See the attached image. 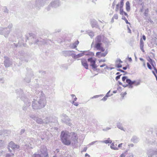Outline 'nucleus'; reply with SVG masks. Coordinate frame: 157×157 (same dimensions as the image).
I'll list each match as a JSON object with an SVG mask.
<instances>
[{
  "label": "nucleus",
  "instance_id": "1",
  "mask_svg": "<svg viewBox=\"0 0 157 157\" xmlns=\"http://www.w3.org/2000/svg\"><path fill=\"white\" fill-rule=\"evenodd\" d=\"M60 138L62 142L65 145L68 146L71 144L74 147L78 145V135L74 132L70 133L66 131H63L61 132Z\"/></svg>",
  "mask_w": 157,
  "mask_h": 157
},
{
  "label": "nucleus",
  "instance_id": "2",
  "mask_svg": "<svg viewBox=\"0 0 157 157\" xmlns=\"http://www.w3.org/2000/svg\"><path fill=\"white\" fill-rule=\"evenodd\" d=\"M38 96H40L39 100L33 99L32 104V107L33 109H38L44 107L46 105V100H45L44 94L42 92H39Z\"/></svg>",
  "mask_w": 157,
  "mask_h": 157
},
{
  "label": "nucleus",
  "instance_id": "3",
  "mask_svg": "<svg viewBox=\"0 0 157 157\" xmlns=\"http://www.w3.org/2000/svg\"><path fill=\"white\" fill-rule=\"evenodd\" d=\"M17 94L19 95V97L25 102V105L23 107V109L24 110L27 109V108L31 105V103L29 102L28 101V99H27L24 94H23V90L20 89L17 91Z\"/></svg>",
  "mask_w": 157,
  "mask_h": 157
},
{
  "label": "nucleus",
  "instance_id": "4",
  "mask_svg": "<svg viewBox=\"0 0 157 157\" xmlns=\"http://www.w3.org/2000/svg\"><path fill=\"white\" fill-rule=\"evenodd\" d=\"M25 36L26 38L25 41H26L27 40H29L30 45L33 44H38L39 42L40 41L36 36L33 33H27L25 35Z\"/></svg>",
  "mask_w": 157,
  "mask_h": 157
},
{
  "label": "nucleus",
  "instance_id": "5",
  "mask_svg": "<svg viewBox=\"0 0 157 157\" xmlns=\"http://www.w3.org/2000/svg\"><path fill=\"white\" fill-rule=\"evenodd\" d=\"M102 36L100 35L97 36L95 38V42L94 48H95L98 50L100 51L101 52H104L105 50L102 46Z\"/></svg>",
  "mask_w": 157,
  "mask_h": 157
},
{
  "label": "nucleus",
  "instance_id": "6",
  "mask_svg": "<svg viewBox=\"0 0 157 157\" xmlns=\"http://www.w3.org/2000/svg\"><path fill=\"white\" fill-rule=\"evenodd\" d=\"M50 0H36L34 4H33L32 7L33 8L39 10L42 7L44 6L45 4L49 2Z\"/></svg>",
  "mask_w": 157,
  "mask_h": 157
},
{
  "label": "nucleus",
  "instance_id": "7",
  "mask_svg": "<svg viewBox=\"0 0 157 157\" xmlns=\"http://www.w3.org/2000/svg\"><path fill=\"white\" fill-rule=\"evenodd\" d=\"M18 56V58L22 61L27 62L29 61V57L26 54H25L23 51L19 52Z\"/></svg>",
  "mask_w": 157,
  "mask_h": 157
},
{
  "label": "nucleus",
  "instance_id": "8",
  "mask_svg": "<svg viewBox=\"0 0 157 157\" xmlns=\"http://www.w3.org/2000/svg\"><path fill=\"white\" fill-rule=\"evenodd\" d=\"M10 32V30L7 28L0 27V34L3 35L6 38L8 37Z\"/></svg>",
  "mask_w": 157,
  "mask_h": 157
},
{
  "label": "nucleus",
  "instance_id": "9",
  "mask_svg": "<svg viewBox=\"0 0 157 157\" xmlns=\"http://www.w3.org/2000/svg\"><path fill=\"white\" fill-rule=\"evenodd\" d=\"M87 61L90 63V66L92 67L93 69H94V70L95 71L97 70V67L98 66L96 64V58L91 57L88 58Z\"/></svg>",
  "mask_w": 157,
  "mask_h": 157
},
{
  "label": "nucleus",
  "instance_id": "10",
  "mask_svg": "<svg viewBox=\"0 0 157 157\" xmlns=\"http://www.w3.org/2000/svg\"><path fill=\"white\" fill-rule=\"evenodd\" d=\"M4 64L6 67H10L12 65L13 62L12 59L6 56H4Z\"/></svg>",
  "mask_w": 157,
  "mask_h": 157
},
{
  "label": "nucleus",
  "instance_id": "11",
  "mask_svg": "<svg viewBox=\"0 0 157 157\" xmlns=\"http://www.w3.org/2000/svg\"><path fill=\"white\" fill-rule=\"evenodd\" d=\"M25 146L27 148H33L34 147V139L33 138H28L27 139Z\"/></svg>",
  "mask_w": 157,
  "mask_h": 157
},
{
  "label": "nucleus",
  "instance_id": "12",
  "mask_svg": "<svg viewBox=\"0 0 157 157\" xmlns=\"http://www.w3.org/2000/svg\"><path fill=\"white\" fill-rule=\"evenodd\" d=\"M40 154L44 157H49L46 147L45 146H41L40 148Z\"/></svg>",
  "mask_w": 157,
  "mask_h": 157
},
{
  "label": "nucleus",
  "instance_id": "13",
  "mask_svg": "<svg viewBox=\"0 0 157 157\" xmlns=\"http://www.w3.org/2000/svg\"><path fill=\"white\" fill-rule=\"evenodd\" d=\"M33 71L30 70L28 71L27 74L26 75V77L25 78L24 80L27 83H29L30 82L31 78L33 77Z\"/></svg>",
  "mask_w": 157,
  "mask_h": 157
},
{
  "label": "nucleus",
  "instance_id": "14",
  "mask_svg": "<svg viewBox=\"0 0 157 157\" xmlns=\"http://www.w3.org/2000/svg\"><path fill=\"white\" fill-rule=\"evenodd\" d=\"M52 7L56 8L60 5V3L59 0H55L53 2L50 3Z\"/></svg>",
  "mask_w": 157,
  "mask_h": 157
},
{
  "label": "nucleus",
  "instance_id": "15",
  "mask_svg": "<svg viewBox=\"0 0 157 157\" xmlns=\"http://www.w3.org/2000/svg\"><path fill=\"white\" fill-rule=\"evenodd\" d=\"M74 52L73 51H64L62 52V54L64 56H71L72 57L73 56L72 52Z\"/></svg>",
  "mask_w": 157,
  "mask_h": 157
},
{
  "label": "nucleus",
  "instance_id": "16",
  "mask_svg": "<svg viewBox=\"0 0 157 157\" xmlns=\"http://www.w3.org/2000/svg\"><path fill=\"white\" fill-rule=\"evenodd\" d=\"M9 146L14 150L18 149L20 147L19 145L15 144L13 141H11L10 143Z\"/></svg>",
  "mask_w": 157,
  "mask_h": 157
},
{
  "label": "nucleus",
  "instance_id": "17",
  "mask_svg": "<svg viewBox=\"0 0 157 157\" xmlns=\"http://www.w3.org/2000/svg\"><path fill=\"white\" fill-rule=\"evenodd\" d=\"M81 60L82 65L83 66L85 69H88V66L86 60L85 59L82 58L81 59Z\"/></svg>",
  "mask_w": 157,
  "mask_h": 157
},
{
  "label": "nucleus",
  "instance_id": "18",
  "mask_svg": "<svg viewBox=\"0 0 157 157\" xmlns=\"http://www.w3.org/2000/svg\"><path fill=\"white\" fill-rule=\"evenodd\" d=\"M33 118L37 123L40 124H44V120L41 118L36 117H34Z\"/></svg>",
  "mask_w": 157,
  "mask_h": 157
},
{
  "label": "nucleus",
  "instance_id": "19",
  "mask_svg": "<svg viewBox=\"0 0 157 157\" xmlns=\"http://www.w3.org/2000/svg\"><path fill=\"white\" fill-rule=\"evenodd\" d=\"M10 133V131L6 130H3L0 132V135H2L3 136H7Z\"/></svg>",
  "mask_w": 157,
  "mask_h": 157
},
{
  "label": "nucleus",
  "instance_id": "20",
  "mask_svg": "<svg viewBox=\"0 0 157 157\" xmlns=\"http://www.w3.org/2000/svg\"><path fill=\"white\" fill-rule=\"evenodd\" d=\"M52 117L50 116L46 117L45 119L44 120V124H47L52 122Z\"/></svg>",
  "mask_w": 157,
  "mask_h": 157
},
{
  "label": "nucleus",
  "instance_id": "21",
  "mask_svg": "<svg viewBox=\"0 0 157 157\" xmlns=\"http://www.w3.org/2000/svg\"><path fill=\"white\" fill-rule=\"evenodd\" d=\"M86 52H87L86 51H83V52L82 53H79L77 55H74L73 56H72V57L74 59H77L78 58L83 56L84 55H85V53Z\"/></svg>",
  "mask_w": 157,
  "mask_h": 157
},
{
  "label": "nucleus",
  "instance_id": "22",
  "mask_svg": "<svg viewBox=\"0 0 157 157\" xmlns=\"http://www.w3.org/2000/svg\"><path fill=\"white\" fill-rule=\"evenodd\" d=\"M86 33L89 35L91 38H92L94 35V33L92 31L87 30L86 31Z\"/></svg>",
  "mask_w": 157,
  "mask_h": 157
},
{
  "label": "nucleus",
  "instance_id": "23",
  "mask_svg": "<svg viewBox=\"0 0 157 157\" xmlns=\"http://www.w3.org/2000/svg\"><path fill=\"white\" fill-rule=\"evenodd\" d=\"M144 42L142 40V39H141L140 40V48L141 50L143 52H144Z\"/></svg>",
  "mask_w": 157,
  "mask_h": 157
},
{
  "label": "nucleus",
  "instance_id": "24",
  "mask_svg": "<svg viewBox=\"0 0 157 157\" xmlns=\"http://www.w3.org/2000/svg\"><path fill=\"white\" fill-rule=\"evenodd\" d=\"M131 140L134 143H137L139 141V139L136 136H134L132 138Z\"/></svg>",
  "mask_w": 157,
  "mask_h": 157
},
{
  "label": "nucleus",
  "instance_id": "25",
  "mask_svg": "<svg viewBox=\"0 0 157 157\" xmlns=\"http://www.w3.org/2000/svg\"><path fill=\"white\" fill-rule=\"evenodd\" d=\"M117 144H116L115 145L114 143H113L110 146V148L114 150H118V148L117 147Z\"/></svg>",
  "mask_w": 157,
  "mask_h": 157
},
{
  "label": "nucleus",
  "instance_id": "26",
  "mask_svg": "<svg viewBox=\"0 0 157 157\" xmlns=\"http://www.w3.org/2000/svg\"><path fill=\"white\" fill-rule=\"evenodd\" d=\"M126 9L127 11H129L130 10V5L129 1H127L126 3Z\"/></svg>",
  "mask_w": 157,
  "mask_h": 157
},
{
  "label": "nucleus",
  "instance_id": "27",
  "mask_svg": "<svg viewBox=\"0 0 157 157\" xmlns=\"http://www.w3.org/2000/svg\"><path fill=\"white\" fill-rule=\"evenodd\" d=\"M126 82L128 83H131V84L132 85L135 84L136 82V81L135 80H134L133 81H132L130 79H127L126 80Z\"/></svg>",
  "mask_w": 157,
  "mask_h": 157
},
{
  "label": "nucleus",
  "instance_id": "28",
  "mask_svg": "<svg viewBox=\"0 0 157 157\" xmlns=\"http://www.w3.org/2000/svg\"><path fill=\"white\" fill-rule=\"evenodd\" d=\"M109 138L108 140H105L100 141L99 142H101L102 143H105L106 144H107L108 143L111 144L112 143V141L110 140H109Z\"/></svg>",
  "mask_w": 157,
  "mask_h": 157
},
{
  "label": "nucleus",
  "instance_id": "29",
  "mask_svg": "<svg viewBox=\"0 0 157 157\" xmlns=\"http://www.w3.org/2000/svg\"><path fill=\"white\" fill-rule=\"evenodd\" d=\"M2 10L3 11L6 13H8L9 12V10L7 8L6 6H4L2 8Z\"/></svg>",
  "mask_w": 157,
  "mask_h": 157
},
{
  "label": "nucleus",
  "instance_id": "30",
  "mask_svg": "<svg viewBox=\"0 0 157 157\" xmlns=\"http://www.w3.org/2000/svg\"><path fill=\"white\" fill-rule=\"evenodd\" d=\"M147 60L150 63L152 66H154V65L155 63V62L151 59L149 57V58L147 59Z\"/></svg>",
  "mask_w": 157,
  "mask_h": 157
},
{
  "label": "nucleus",
  "instance_id": "31",
  "mask_svg": "<svg viewBox=\"0 0 157 157\" xmlns=\"http://www.w3.org/2000/svg\"><path fill=\"white\" fill-rule=\"evenodd\" d=\"M117 128H119V129H120L122 130H124L123 127H122V124L121 123H120V122L118 123L117 124Z\"/></svg>",
  "mask_w": 157,
  "mask_h": 157
},
{
  "label": "nucleus",
  "instance_id": "32",
  "mask_svg": "<svg viewBox=\"0 0 157 157\" xmlns=\"http://www.w3.org/2000/svg\"><path fill=\"white\" fill-rule=\"evenodd\" d=\"M14 44V45L16 47H17V46H24L25 47L26 46V44H24V43H23L22 44H21L20 42H18V44H15V43L13 44Z\"/></svg>",
  "mask_w": 157,
  "mask_h": 157
},
{
  "label": "nucleus",
  "instance_id": "33",
  "mask_svg": "<svg viewBox=\"0 0 157 157\" xmlns=\"http://www.w3.org/2000/svg\"><path fill=\"white\" fill-rule=\"evenodd\" d=\"M79 43L78 40L76 41L75 43L73 44V46H72L73 48H75L77 47V46Z\"/></svg>",
  "mask_w": 157,
  "mask_h": 157
},
{
  "label": "nucleus",
  "instance_id": "34",
  "mask_svg": "<svg viewBox=\"0 0 157 157\" xmlns=\"http://www.w3.org/2000/svg\"><path fill=\"white\" fill-rule=\"evenodd\" d=\"M70 119H67V120H65L64 121V122L66 123L67 125L69 126H71L72 124L70 121Z\"/></svg>",
  "mask_w": 157,
  "mask_h": 157
},
{
  "label": "nucleus",
  "instance_id": "35",
  "mask_svg": "<svg viewBox=\"0 0 157 157\" xmlns=\"http://www.w3.org/2000/svg\"><path fill=\"white\" fill-rule=\"evenodd\" d=\"M108 53V52L106 51L104 53H101V55H100V58L102 57L105 56Z\"/></svg>",
  "mask_w": 157,
  "mask_h": 157
},
{
  "label": "nucleus",
  "instance_id": "36",
  "mask_svg": "<svg viewBox=\"0 0 157 157\" xmlns=\"http://www.w3.org/2000/svg\"><path fill=\"white\" fill-rule=\"evenodd\" d=\"M151 150H152L151 149H150L148 152V155L149 157H152V156L154 155V153H152V152H151Z\"/></svg>",
  "mask_w": 157,
  "mask_h": 157
},
{
  "label": "nucleus",
  "instance_id": "37",
  "mask_svg": "<svg viewBox=\"0 0 157 157\" xmlns=\"http://www.w3.org/2000/svg\"><path fill=\"white\" fill-rule=\"evenodd\" d=\"M13 26V25L12 24H9V25L8 26V27H7L6 28H7V29H8V30H10V31L11 30V29L12 28Z\"/></svg>",
  "mask_w": 157,
  "mask_h": 157
},
{
  "label": "nucleus",
  "instance_id": "38",
  "mask_svg": "<svg viewBox=\"0 0 157 157\" xmlns=\"http://www.w3.org/2000/svg\"><path fill=\"white\" fill-rule=\"evenodd\" d=\"M122 19L124 20L125 21V22L127 24H130L129 22H128V21L127 20V19L125 17L122 16Z\"/></svg>",
  "mask_w": 157,
  "mask_h": 157
},
{
  "label": "nucleus",
  "instance_id": "39",
  "mask_svg": "<svg viewBox=\"0 0 157 157\" xmlns=\"http://www.w3.org/2000/svg\"><path fill=\"white\" fill-rule=\"evenodd\" d=\"M25 132V129H22L21 130L20 132L19 133L20 135H22L23 133H24Z\"/></svg>",
  "mask_w": 157,
  "mask_h": 157
},
{
  "label": "nucleus",
  "instance_id": "40",
  "mask_svg": "<svg viewBox=\"0 0 157 157\" xmlns=\"http://www.w3.org/2000/svg\"><path fill=\"white\" fill-rule=\"evenodd\" d=\"M151 152H152V153H154V155H157V149H155V150H151Z\"/></svg>",
  "mask_w": 157,
  "mask_h": 157
},
{
  "label": "nucleus",
  "instance_id": "41",
  "mask_svg": "<svg viewBox=\"0 0 157 157\" xmlns=\"http://www.w3.org/2000/svg\"><path fill=\"white\" fill-rule=\"evenodd\" d=\"M120 13L121 15H123V13L124 12V11H123V8L120 7Z\"/></svg>",
  "mask_w": 157,
  "mask_h": 157
},
{
  "label": "nucleus",
  "instance_id": "42",
  "mask_svg": "<svg viewBox=\"0 0 157 157\" xmlns=\"http://www.w3.org/2000/svg\"><path fill=\"white\" fill-rule=\"evenodd\" d=\"M34 157H44L41 154H35L34 155Z\"/></svg>",
  "mask_w": 157,
  "mask_h": 157
},
{
  "label": "nucleus",
  "instance_id": "43",
  "mask_svg": "<svg viewBox=\"0 0 157 157\" xmlns=\"http://www.w3.org/2000/svg\"><path fill=\"white\" fill-rule=\"evenodd\" d=\"M148 9H147L145 10L144 14L145 16L147 17L148 15Z\"/></svg>",
  "mask_w": 157,
  "mask_h": 157
},
{
  "label": "nucleus",
  "instance_id": "44",
  "mask_svg": "<svg viewBox=\"0 0 157 157\" xmlns=\"http://www.w3.org/2000/svg\"><path fill=\"white\" fill-rule=\"evenodd\" d=\"M14 155L13 154H7L6 155V157H10L13 156Z\"/></svg>",
  "mask_w": 157,
  "mask_h": 157
},
{
  "label": "nucleus",
  "instance_id": "45",
  "mask_svg": "<svg viewBox=\"0 0 157 157\" xmlns=\"http://www.w3.org/2000/svg\"><path fill=\"white\" fill-rule=\"evenodd\" d=\"M103 96L102 95H96L92 97L91 98L92 99L94 98H98L100 96Z\"/></svg>",
  "mask_w": 157,
  "mask_h": 157
},
{
  "label": "nucleus",
  "instance_id": "46",
  "mask_svg": "<svg viewBox=\"0 0 157 157\" xmlns=\"http://www.w3.org/2000/svg\"><path fill=\"white\" fill-rule=\"evenodd\" d=\"M147 65L148 68L150 70H151L152 69V67L150 64L149 63L147 62Z\"/></svg>",
  "mask_w": 157,
  "mask_h": 157
},
{
  "label": "nucleus",
  "instance_id": "47",
  "mask_svg": "<svg viewBox=\"0 0 157 157\" xmlns=\"http://www.w3.org/2000/svg\"><path fill=\"white\" fill-rule=\"evenodd\" d=\"M124 2L121 1L120 2V7L123 8L124 6Z\"/></svg>",
  "mask_w": 157,
  "mask_h": 157
},
{
  "label": "nucleus",
  "instance_id": "48",
  "mask_svg": "<svg viewBox=\"0 0 157 157\" xmlns=\"http://www.w3.org/2000/svg\"><path fill=\"white\" fill-rule=\"evenodd\" d=\"M101 52H98L96 53V56L99 58H100Z\"/></svg>",
  "mask_w": 157,
  "mask_h": 157
},
{
  "label": "nucleus",
  "instance_id": "49",
  "mask_svg": "<svg viewBox=\"0 0 157 157\" xmlns=\"http://www.w3.org/2000/svg\"><path fill=\"white\" fill-rule=\"evenodd\" d=\"M52 6L50 4L46 8V9L47 11H49L51 9V8Z\"/></svg>",
  "mask_w": 157,
  "mask_h": 157
},
{
  "label": "nucleus",
  "instance_id": "50",
  "mask_svg": "<svg viewBox=\"0 0 157 157\" xmlns=\"http://www.w3.org/2000/svg\"><path fill=\"white\" fill-rule=\"evenodd\" d=\"M127 77L126 76H124L122 77V80L123 82H124L127 79H128L127 78Z\"/></svg>",
  "mask_w": 157,
  "mask_h": 157
},
{
  "label": "nucleus",
  "instance_id": "51",
  "mask_svg": "<svg viewBox=\"0 0 157 157\" xmlns=\"http://www.w3.org/2000/svg\"><path fill=\"white\" fill-rule=\"evenodd\" d=\"M128 86L129 88H132L133 87L132 84L130 83H128Z\"/></svg>",
  "mask_w": 157,
  "mask_h": 157
},
{
  "label": "nucleus",
  "instance_id": "52",
  "mask_svg": "<svg viewBox=\"0 0 157 157\" xmlns=\"http://www.w3.org/2000/svg\"><path fill=\"white\" fill-rule=\"evenodd\" d=\"M119 6V4H117V5L116 9H115L116 11L117 12L118 11Z\"/></svg>",
  "mask_w": 157,
  "mask_h": 157
},
{
  "label": "nucleus",
  "instance_id": "53",
  "mask_svg": "<svg viewBox=\"0 0 157 157\" xmlns=\"http://www.w3.org/2000/svg\"><path fill=\"white\" fill-rule=\"evenodd\" d=\"M113 19H117L118 18V16L117 14H115L113 16Z\"/></svg>",
  "mask_w": 157,
  "mask_h": 157
},
{
  "label": "nucleus",
  "instance_id": "54",
  "mask_svg": "<svg viewBox=\"0 0 157 157\" xmlns=\"http://www.w3.org/2000/svg\"><path fill=\"white\" fill-rule=\"evenodd\" d=\"M122 75L121 74L118 75L116 77L115 79L116 81H117L120 78L121 76Z\"/></svg>",
  "mask_w": 157,
  "mask_h": 157
},
{
  "label": "nucleus",
  "instance_id": "55",
  "mask_svg": "<svg viewBox=\"0 0 157 157\" xmlns=\"http://www.w3.org/2000/svg\"><path fill=\"white\" fill-rule=\"evenodd\" d=\"M3 141L2 140H0V147L3 146Z\"/></svg>",
  "mask_w": 157,
  "mask_h": 157
},
{
  "label": "nucleus",
  "instance_id": "56",
  "mask_svg": "<svg viewBox=\"0 0 157 157\" xmlns=\"http://www.w3.org/2000/svg\"><path fill=\"white\" fill-rule=\"evenodd\" d=\"M117 71H120V72H123V73H128L126 72V71H125L121 69H117Z\"/></svg>",
  "mask_w": 157,
  "mask_h": 157
},
{
  "label": "nucleus",
  "instance_id": "57",
  "mask_svg": "<svg viewBox=\"0 0 157 157\" xmlns=\"http://www.w3.org/2000/svg\"><path fill=\"white\" fill-rule=\"evenodd\" d=\"M107 96H105L101 100L105 101L107 99Z\"/></svg>",
  "mask_w": 157,
  "mask_h": 157
},
{
  "label": "nucleus",
  "instance_id": "58",
  "mask_svg": "<svg viewBox=\"0 0 157 157\" xmlns=\"http://www.w3.org/2000/svg\"><path fill=\"white\" fill-rule=\"evenodd\" d=\"M4 80L3 78H0V82L2 83H4Z\"/></svg>",
  "mask_w": 157,
  "mask_h": 157
},
{
  "label": "nucleus",
  "instance_id": "59",
  "mask_svg": "<svg viewBox=\"0 0 157 157\" xmlns=\"http://www.w3.org/2000/svg\"><path fill=\"white\" fill-rule=\"evenodd\" d=\"M100 141H93L91 143H90V145H93L95 143L97 142H99Z\"/></svg>",
  "mask_w": 157,
  "mask_h": 157
},
{
  "label": "nucleus",
  "instance_id": "60",
  "mask_svg": "<svg viewBox=\"0 0 157 157\" xmlns=\"http://www.w3.org/2000/svg\"><path fill=\"white\" fill-rule=\"evenodd\" d=\"M153 67V68L154 70H155L156 73H157V69L155 67L156 65L155 63V64L154 65V66H152Z\"/></svg>",
  "mask_w": 157,
  "mask_h": 157
},
{
  "label": "nucleus",
  "instance_id": "61",
  "mask_svg": "<svg viewBox=\"0 0 157 157\" xmlns=\"http://www.w3.org/2000/svg\"><path fill=\"white\" fill-rule=\"evenodd\" d=\"M116 67L119 68H120V67H122V65L120 63H118V64L116 66Z\"/></svg>",
  "mask_w": 157,
  "mask_h": 157
},
{
  "label": "nucleus",
  "instance_id": "62",
  "mask_svg": "<svg viewBox=\"0 0 157 157\" xmlns=\"http://www.w3.org/2000/svg\"><path fill=\"white\" fill-rule=\"evenodd\" d=\"M114 68V67H111L109 68V67H108V66H106V67L105 68V69H109L110 70H111L112 69H113Z\"/></svg>",
  "mask_w": 157,
  "mask_h": 157
},
{
  "label": "nucleus",
  "instance_id": "63",
  "mask_svg": "<svg viewBox=\"0 0 157 157\" xmlns=\"http://www.w3.org/2000/svg\"><path fill=\"white\" fill-rule=\"evenodd\" d=\"M72 104L75 105L76 106H78V103L77 102H76L74 101H73Z\"/></svg>",
  "mask_w": 157,
  "mask_h": 157
},
{
  "label": "nucleus",
  "instance_id": "64",
  "mask_svg": "<svg viewBox=\"0 0 157 157\" xmlns=\"http://www.w3.org/2000/svg\"><path fill=\"white\" fill-rule=\"evenodd\" d=\"M116 63L120 62V63H122V62L121 60L120 59H118L116 61Z\"/></svg>",
  "mask_w": 157,
  "mask_h": 157
}]
</instances>
